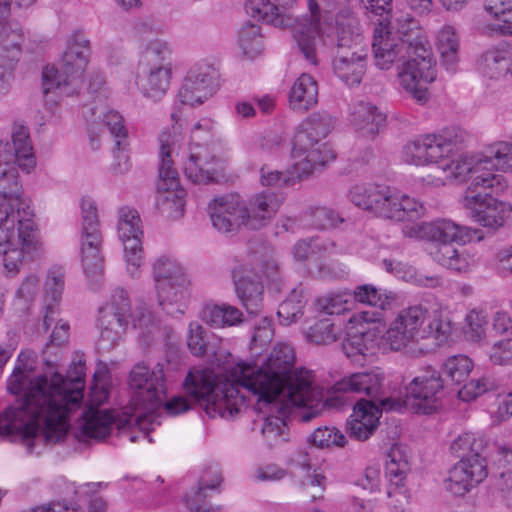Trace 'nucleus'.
I'll return each mask as SVG.
<instances>
[{"mask_svg": "<svg viewBox=\"0 0 512 512\" xmlns=\"http://www.w3.org/2000/svg\"><path fill=\"white\" fill-rule=\"evenodd\" d=\"M294 362L293 348L281 344L261 366L236 363L218 383L211 370L191 371L184 387L210 417L231 419L247 408L248 397L255 396L259 402L275 407L282 416L289 412L290 406L305 407L307 410L301 413L300 419L309 422L320 414L324 405L312 373L304 368L293 369Z\"/></svg>", "mask_w": 512, "mask_h": 512, "instance_id": "obj_1", "label": "nucleus"}, {"mask_svg": "<svg viewBox=\"0 0 512 512\" xmlns=\"http://www.w3.org/2000/svg\"><path fill=\"white\" fill-rule=\"evenodd\" d=\"M20 354L7 388L22 399L0 415V435L19 437L32 449L34 442L56 444L68 433V413L83 399L84 369L82 360L73 361L67 378L34 375L32 364Z\"/></svg>", "mask_w": 512, "mask_h": 512, "instance_id": "obj_2", "label": "nucleus"}, {"mask_svg": "<svg viewBox=\"0 0 512 512\" xmlns=\"http://www.w3.org/2000/svg\"><path fill=\"white\" fill-rule=\"evenodd\" d=\"M374 65L382 71L397 68L399 89L423 105L429 98L428 85L436 79V62L416 20L408 12L395 11L374 29Z\"/></svg>", "mask_w": 512, "mask_h": 512, "instance_id": "obj_3", "label": "nucleus"}, {"mask_svg": "<svg viewBox=\"0 0 512 512\" xmlns=\"http://www.w3.org/2000/svg\"><path fill=\"white\" fill-rule=\"evenodd\" d=\"M41 247L34 213L22 194L10 144L0 142V255L6 272L17 274L25 258Z\"/></svg>", "mask_w": 512, "mask_h": 512, "instance_id": "obj_4", "label": "nucleus"}, {"mask_svg": "<svg viewBox=\"0 0 512 512\" xmlns=\"http://www.w3.org/2000/svg\"><path fill=\"white\" fill-rule=\"evenodd\" d=\"M382 325L366 336H352L346 346L358 352L384 345L398 351L406 348L410 357H421L438 347L456 342L462 336L470 342H479L485 334L482 322H380Z\"/></svg>", "mask_w": 512, "mask_h": 512, "instance_id": "obj_5", "label": "nucleus"}, {"mask_svg": "<svg viewBox=\"0 0 512 512\" xmlns=\"http://www.w3.org/2000/svg\"><path fill=\"white\" fill-rule=\"evenodd\" d=\"M408 238L432 242L429 254L434 261L451 270L466 272L477 263L475 255L467 250L459 251L453 243L465 244L472 240L475 231L449 219H437L408 226L403 230Z\"/></svg>", "mask_w": 512, "mask_h": 512, "instance_id": "obj_6", "label": "nucleus"}, {"mask_svg": "<svg viewBox=\"0 0 512 512\" xmlns=\"http://www.w3.org/2000/svg\"><path fill=\"white\" fill-rule=\"evenodd\" d=\"M347 196L355 206L396 223L416 221L426 211L422 202L389 186L357 183L350 187Z\"/></svg>", "mask_w": 512, "mask_h": 512, "instance_id": "obj_7", "label": "nucleus"}, {"mask_svg": "<svg viewBox=\"0 0 512 512\" xmlns=\"http://www.w3.org/2000/svg\"><path fill=\"white\" fill-rule=\"evenodd\" d=\"M332 127L333 119L320 113L310 115L301 123L294 136L291 166L298 178L310 175L335 159L334 151L321 142Z\"/></svg>", "mask_w": 512, "mask_h": 512, "instance_id": "obj_8", "label": "nucleus"}, {"mask_svg": "<svg viewBox=\"0 0 512 512\" xmlns=\"http://www.w3.org/2000/svg\"><path fill=\"white\" fill-rule=\"evenodd\" d=\"M90 41L81 33L72 35L64 51L61 71L46 66L42 72L44 94L59 91L60 95L78 93L84 85V73L90 58Z\"/></svg>", "mask_w": 512, "mask_h": 512, "instance_id": "obj_9", "label": "nucleus"}, {"mask_svg": "<svg viewBox=\"0 0 512 512\" xmlns=\"http://www.w3.org/2000/svg\"><path fill=\"white\" fill-rule=\"evenodd\" d=\"M292 34L306 60L317 65L318 53L336 40L333 14L321 9L315 0H308V12L295 22Z\"/></svg>", "mask_w": 512, "mask_h": 512, "instance_id": "obj_10", "label": "nucleus"}, {"mask_svg": "<svg viewBox=\"0 0 512 512\" xmlns=\"http://www.w3.org/2000/svg\"><path fill=\"white\" fill-rule=\"evenodd\" d=\"M215 125L211 120L205 119L197 122L191 130L189 151L183 163L186 177L196 184H207L215 179L216 172L221 168L222 161L211 154L208 145H202L198 141L209 140Z\"/></svg>", "mask_w": 512, "mask_h": 512, "instance_id": "obj_11", "label": "nucleus"}, {"mask_svg": "<svg viewBox=\"0 0 512 512\" xmlns=\"http://www.w3.org/2000/svg\"><path fill=\"white\" fill-rule=\"evenodd\" d=\"M463 133L426 134L406 143L401 150V160L408 165L425 167L437 165L458 151L464 141Z\"/></svg>", "mask_w": 512, "mask_h": 512, "instance_id": "obj_12", "label": "nucleus"}, {"mask_svg": "<svg viewBox=\"0 0 512 512\" xmlns=\"http://www.w3.org/2000/svg\"><path fill=\"white\" fill-rule=\"evenodd\" d=\"M368 66V52L359 34L343 30L337 34V52L333 60L335 75L348 86L362 82Z\"/></svg>", "mask_w": 512, "mask_h": 512, "instance_id": "obj_13", "label": "nucleus"}, {"mask_svg": "<svg viewBox=\"0 0 512 512\" xmlns=\"http://www.w3.org/2000/svg\"><path fill=\"white\" fill-rule=\"evenodd\" d=\"M128 385L136 411L154 413L166 394L163 365L158 363L150 369L142 362L135 364L129 373Z\"/></svg>", "mask_w": 512, "mask_h": 512, "instance_id": "obj_14", "label": "nucleus"}, {"mask_svg": "<svg viewBox=\"0 0 512 512\" xmlns=\"http://www.w3.org/2000/svg\"><path fill=\"white\" fill-rule=\"evenodd\" d=\"M309 325L303 329L306 340L314 345H329L342 338L346 331V339L343 342V349L349 358H354L357 355H367L373 353L376 348L383 350H392L390 347L384 345H376L371 349L358 352L356 348L352 351L347 350L346 346L349 343L351 337L356 334L366 336L375 328L382 325L380 322H358L356 325L347 327L344 322H308Z\"/></svg>", "mask_w": 512, "mask_h": 512, "instance_id": "obj_15", "label": "nucleus"}, {"mask_svg": "<svg viewBox=\"0 0 512 512\" xmlns=\"http://www.w3.org/2000/svg\"><path fill=\"white\" fill-rule=\"evenodd\" d=\"M443 390L441 374L432 367H426L407 386V401L402 408L409 405L416 413L431 414L440 407V394Z\"/></svg>", "mask_w": 512, "mask_h": 512, "instance_id": "obj_16", "label": "nucleus"}, {"mask_svg": "<svg viewBox=\"0 0 512 512\" xmlns=\"http://www.w3.org/2000/svg\"><path fill=\"white\" fill-rule=\"evenodd\" d=\"M385 382V374L375 368L368 371L357 372L343 378L334 385L336 392H353L363 394L386 411L402 409V401L393 398H382V390Z\"/></svg>", "mask_w": 512, "mask_h": 512, "instance_id": "obj_17", "label": "nucleus"}, {"mask_svg": "<svg viewBox=\"0 0 512 512\" xmlns=\"http://www.w3.org/2000/svg\"><path fill=\"white\" fill-rule=\"evenodd\" d=\"M142 226L138 212L129 207L119 210L118 236L123 243L128 271L136 275L143 264Z\"/></svg>", "mask_w": 512, "mask_h": 512, "instance_id": "obj_18", "label": "nucleus"}, {"mask_svg": "<svg viewBox=\"0 0 512 512\" xmlns=\"http://www.w3.org/2000/svg\"><path fill=\"white\" fill-rule=\"evenodd\" d=\"M212 225L221 233L239 230L242 226L249 227L248 207L237 194H227L215 198L209 204Z\"/></svg>", "mask_w": 512, "mask_h": 512, "instance_id": "obj_19", "label": "nucleus"}, {"mask_svg": "<svg viewBox=\"0 0 512 512\" xmlns=\"http://www.w3.org/2000/svg\"><path fill=\"white\" fill-rule=\"evenodd\" d=\"M507 187V181L502 175L493 172L486 173L485 176L476 177L474 182L469 183L461 203L475 218L476 214L495 198L494 195L504 193Z\"/></svg>", "mask_w": 512, "mask_h": 512, "instance_id": "obj_20", "label": "nucleus"}, {"mask_svg": "<svg viewBox=\"0 0 512 512\" xmlns=\"http://www.w3.org/2000/svg\"><path fill=\"white\" fill-rule=\"evenodd\" d=\"M455 154L456 152L438 166L449 182L472 183L476 177L492 172L489 169L490 158L484 153L454 157Z\"/></svg>", "mask_w": 512, "mask_h": 512, "instance_id": "obj_21", "label": "nucleus"}, {"mask_svg": "<svg viewBox=\"0 0 512 512\" xmlns=\"http://www.w3.org/2000/svg\"><path fill=\"white\" fill-rule=\"evenodd\" d=\"M186 191L181 186L177 171L159 172L156 207L166 218L177 220L184 215Z\"/></svg>", "mask_w": 512, "mask_h": 512, "instance_id": "obj_22", "label": "nucleus"}, {"mask_svg": "<svg viewBox=\"0 0 512 512\" xmlns=\"http://www.w3.org/2000/svg\"><path fill=\"white\" fill-rule=\"evenodd\" d=\"M462 458L449 471L446 489L457 496H463L487 477V466L481 455Z\"/></svg>", "mask_w": 512, "mask_h": 512, "instance_id": "obj_23", "label": "nucleus"}, {"mask_svg": "<svg viewBox=\"0 0 512 512\" xmlns=\"http://www.w3.org/2000/svg\"><path fill=\"white\" fill-rule=\"evenodd\" d=\"M215 70L208 64H197L187 73L178 98L181 103L195 106L202 104L214 92Z\"/></svg>", "mask_w": 512, "mask_h": 512, "instance_id": "obj_24", "label": "nucleus"}, {"mask_svg": "<svg viewBox=\"0 0 512 512\" xmlns=\"http://www.w3.org/2000/svg\"><path fill=\"white\" fill-rule=\"evenodd\" d=\"M232 277L237 296L250 316H258L262 306L263 285L260 276L250 263H241L233 268Z\"/></svg>", "mask_w": 512, "mask_h": 512, "instance_id": "obj_25", "label": "nucleus"}, {"mask_svg": "<svg viewBox=\"0 0 512 512\" xmlns=\"http://www.w3.org/2000/svg\"><path fill=\"white\" fill-rule=\"evenodd\" d=\"M171 78V65L161 60L154 64H143L137 84L146 98L159 101L167 93Z\"/></svg>", "mask_w": 512, "mask_h": 512, "instance_id": "obj_26", "label": "nucleus"}, {"mask_svg": "<svg viewBox=\"0 0 512 512\" xmlns=\"http://www.w3.org/2000/svg\"><path fill=\"white\" fill-rule=\"evenodd\" d=\"M189 277L155 286L158 305L172 318H179L184 313L185 302L189 298Z\"/></svg>", "mask_w": 512, "mask_h": 512, "instance_id": "obj_27", "label": "nucleus"}, {"mask_svg": "<svg viewBox=\"0 0 512 512\" xmlns=\"http://www.w3.org/2000/svg\"><path fill=\"white\" fill-rule=\"evenodd\" d=\"M382 410L373 401L359 400L351 415L350 436L360 441L368 439L378 426Z\"/></svg>", "mask_w": 512, "mask_h": 512, "instance_id": "obj_28", "label": "nucleus"}, {"mask_svg": "<svg viewBox=\"0 0 512 512\" xmlns=\"http://www.w3.org/2000/svg\"><path fill=\"white\" fill-rule=\"evenodd\" d=\"M482 73L494 80H512V46L499 45L485 52L482 58Z\"/></svg>", "mask_w": 512, "mask_h": 512, "instance_id": "obj_29", "label": "nucleus"}, {"mask_svg": "<svg viewBox=\"0 0 512 512\" xmlns=\"http://www.w3.org/2000/svg\"><path fill=\"white\" fill-rule=\"evenodd\" d=\"M385 115L369 102H359L353 105L350 113V123L364 137H374L385 124Z\"/></svg>", "mask_w": 512, "mask_h": 512, "instance_id": "obj_30", "label": "nucleus"}, {"mask_svg": "<svg viewBox=\"0 0 512 512\" xmlns=\"http://www.w3.org/2000/svg\"><path fill=\"white\" fill-rule=\"evenodd\" d=\"M65 287V272L62 267L51 268L44 282L42 304L43 320H49L58 314Z\"/></svg>", "mask_w": 512, "mask_h": 512, "instance_id": "obj_31", "label": "nucleus"}, {"mask_svg": "<svg viewBox=\"0 0 512 512\" xmlns=\"http://www.w3.org/2000/svg\"><path fill=\"white\" fill-rule=\"evenodd\" d=\"M281 200L273 192L254 195L247 204L249 227L258 229L264 226L277 212Z\"/></svg>", "mask_w": 512, "mask_h": 512, "instance_id": "obj_32", "label": "nucleus"}, {"mask_svg": "<svg viewBox=\"0 0 512 512\" xmlns=\"http://www.w3.org/2000/svg\"><path fill=\"white\" fill-rule=\"evenodd\" d=\"M116 417L109 410L90 406L83 413L82 433L87 438L102 440L111 432Z\"/></svg>", "mask_w": 512, "mask_h": 512, "instance_id": "obj_33", "label": "nucleus"}, {"mask_svg": "<svg viewBox=\"0 0 512 512\" xmlns=\"http://www.w3.org/2000/svg\"><path fill=\"white\" fill-rule=\"evenodd\" d=\"M318 101V85L309 74H301L293 83L289 94V105L296 111H307Z\"/></svg>", "mask_w": 512, "mask_h": 512, "instance_id": "obj_34", "label": "nucleus"}, {"mask_svg": "<svg viewBox=\"0 0 512 512\" xmlns=\"http://www.w3.org/2000/svg\"><path fill=\"white\" fill-rule=\"evenodd\" d=\"M486 12L489 15L485 25L487 32L512 36V0H489Z\"/></svg>", "mask_w": 512, "mask_h": 512, "instance_id": "obj_35", "label": "nucleus"}, {"mask_svg": "<svg viewBox=\"0 0 512 512\" xmlns=\"http://www.w3.org/2000/svg\"><path fill=\"white\" fill-rule=\"evenodd\" d=\"M101 249L102 236L96 234L81 236V261L88 277H97L103 273L104 258Z\"/></svg>", "mask_w": 512, "mask_h": 512, "instance_id": "obj_36", "label": "nucleus"}, {"mask_svg": "<svg viewBox=\"0 0 512 512\" xmlns=\"http://www.w3.org/2000/svg\"><path fill=\"white\" fill-rule=\"evenodd\" d=\"M354 299L381 310H391L399 304V296L388 290H381L372 284L357 286L353 291Z\"/></svg>", "mask_w": 512, "mask_h": 512, "instance_id": "obj_37", "label": "nucleus"}, {"mask_svg": "<svg viewBox=\"0 0 512 512\" xmlns=\"http://www.w3.org/2000/svg\"><path fill=\"white\" fill-rule=\"evenodd\" d=\"M245 9L256 21H262L275 27L289 26L291 18L288 14L279 11L276 4L270 0H249Z\"/></svg>", "mask_w": 512, "mask_h": 512, "instance_id": "obj_38", "label": "nucleus"}, {"mask_svg": "<svg viewBox=\"0 0 512 512\" xmlns=\"http://www.w3.org/2000/svg\"><path fill=\"white\" fill-rule=\"evenodd\" d=\"M182 136L176 124L163 129L158 137V154L160 158L159 172L176 171L174 168L173 155L176 153Z\"/></svg>", "mask_w": 512, "mask_h": 512, "instance_id": "obj_39", "label": "nucleus"}, {"mask_svg": "<svg viewBox=\"0 0 512 512\" xmlns=\"http://www.w3.org/2000/svg\"><path fill=\"white\" fill-rule=\"evenodd\" d=\"M14 147L13 163L17 162L22 171L30 173L36 166V158L32 151L28 129L22 125H15L12 131Z\"/></svg>", "mask_w": 512, "mask_h": 512, "instance_id": "obj_40", "label": "nucleus"}, {"mask_svg": "<svg viewBox=\"0 0 512 512\" xmlns=\"http://www.w3.org/2000/svg\"><path fill=\"white\" fill-rule=\"evenodd\" d=\"M436 48L442 64L448 70H454L458 61L460 39L455 27L444 25L437 33Z\"/></svg>", "mask_w": 512, "mask_h": 512, "instance_id": "obj_41", "label": "nucleus"}, {"mask_svg": "<svg viewBox=\"0 0 512 512\" xmlns=\"http://www.w3.org/2000/svg\"><path fill=\"white\" fill-rule=\"evenodd\" d=\"M409 470L407 451L399 445L392 446L386 455L385 467V475L390 484L395 486V489L402 487Z\"/></svg>", "mask_w": 512, "mask_h": 512, "instance_id": "obj_42", "label": "nucleus"}, {"mask_svg": "<svg viewBox=\"0 0 512 512\" xmlns=\"http://www.w3.org/2000/svg\"><path fill=\"white\" fill-rule=\"evenodd\" d=\"M159 425L154 418L153 412H139L135 415L119 418L118 426L122 430L123 436H128L130 442H135L142 435L144 438L148 437L149 433L154 430L155 425Z\"/></svg>", "mask_w": 512, "mask_h": 512, "instance_id": "obj_43", "label": "nucleus"}, {"mask_svg": "<svg viewBox=\"0 0 512 512\" xmlns=\"http://www.w3.org/2000/svg\"><path fill=\"white\" fill-rule=\"evenodd\" d=\"M22 40V30L18 23L0 22V61H13L20 52Z\"/></svg>", "mask_w": 512, "mask_h": 512, "instance_id": "obj_44", "label": "nucleus"}, {"mask_svg": "<svg viewBox=\"0 0 512 512\" xmlns=\"http://www.w3.org/2000/svg\"><path fill=\"white\" fill-rule=\"evenodd\" d=\"M154 286L188 277L183 266L172 256L161 255L152 263Z\"/></svg>", "mask_w": 512, "mask_h": 512, "instance_id": "obj_45", "label": "nucleus"}, {"mask_svg": "<svg viewBox=\"0 0 512 512\" xmlns=\"http://www.w3.org/2000/svg\"><path fill=\"white\" fill-rule=\"evenodd\" d=\"M383 265L388 272L393 273L396 277L406 282L427 287L441 285L439 277L420 274L413 266L407 263L384 259Z\"/></svg>", "mask_w": 512, "mask_h": 512, "instance_id": "obj_46", "label": "nucleus"}, {"mask_svg": "<svg viewBox=\"0 0 512 512\" xmlns=\"http://www.w3.org/2000/svg\"><path fill=\"white\" fill-rule=\"evenodd\" d=\"M210 473L204 474L198 484V488L186 496V505L191 512H202L210 509L206 502L208 491L215 490L222 481L221 476L214 472L210 479Z\"/></svg>", "mask_w": 512, "mask_h": 512, "instance_id": "obj_47", "label": "nucleus"}, {"mask_svg": "<svg viewBox=\"0 0 512 512\" xmlns=\"http://www.w3.org/2000/svg\"><path fill=\"white\" fill-rule=\"evenodd\" d=\"M512 214V205L493 198V200L475 216V221L484 227L498 229L506 223Z\"/></svg>", "mask_w": 512, "mask_h": 512, "instance_id": "obj_48", "label": "nucleus"}, {"mask_svg": "<svg viewBox=\"0 0 512 512\" xmlns=\"http://www.w3.org/2000/svg\"><path fill=\"white\" fill-rule=\"evenodd\" d=\"M99 315L103 319L126 320L130 316L127 292L121 288L115 289L109 299L99 308Z\"/></svg>", "mask_w": 512, "mask_h": 512, "instance_id": "obj_49", "label": "nucleus"}, {"mask_svg": "<svg viewBox=\"0 0 512 512\" xmlns=\"http://www.w3.org/2000/svg\"><path fill=\"white\" fill-rule=\"evenodd\" d=\"M346 292H329L318 297L314 302L315 310L328 316L345 315L351 310L352 303Z\"/></svg>", "mask_w": 512, "mask_h": 512, "instance_id": "obj_50", "label": "nucleus"}, {"mask_svg": "<svg viewBox=\"0 0 512 512\" xmlns=\"http://www.w3.org/2000/svg\"><path fill=\"white\" fill-rule=\"evenodd\" d=\"M441 317L440 304L433 299H425L403 309L396 320H421L426 318L438 320Z\"/></svg>", "mask_w": 512, "mask_h": 512, "instance_id": "obj_51", "label": "nucleus"}, {"mask_svg": "<svg viewBox=\"0 0 512 512\" xmlns=\"http://www.w3.org/2000/svg\"><path fill=\"white\" fill-rule=\"evenodd\" d=\"M473 363L466 355H454L448 357L442 365V373L452 382L460 384L464 382L472 371Z\"/></svg>", "mask_w": 512, "mask_h": 512, "instance_id": "obj_52", "label": "nucleus"}, {"mask_svg": "<svg viewBox=\"0 0 512 512\" xmlns=\"http://www.w3.org/2000/svg\"><path fill=\"white\" fill-rule=\"evenodd\" d=\"M102 123L108 129L119 149L129 147L128 130L125 126V120L119 112L108 110L102 116Z\"/></svg>", "mask_w": 512, "mask_h": 512, "instance_id": "obj_53", "label": "nucleus"}, {"mask_svg": "<svg viewBox=\"0 0 512 512\" xmlns=\"http://www.w3.org/2000/svg\"><path fill=\"white\" fill-rule=\"evenodd\" d=\"M486 156L490 158L489 168L492 161L504 172H512V141H496L486 147Z\"/></svg>", "mask_w": 512, "mask_h": 512, "instance_id": "obj_54", "label": "nucleus"}, {"mask_svg": "<svg viewBox=\"0 0 512 512\" xmlns=\"http://www.w3.org/2000/svg\"><path fill=\"white\" fill-rule=\"evenodd\" d=\"M241 311L227 303H206L201 311L202 320H242Z\"/></svg>", "mask_w": 512, "mask_h": 512, "instance_id": "obj_55", "label": "nucleus"}, {"mask_svg": "<svg viewBox=\"0 0 512 512\" xmlns=\"http://www.w3.org/2000/svg\"><path fill=\"white\" fill-rule=\"evenodd\" d=\"M450 449L454 455L461 459L466 457L474 458L476 457L475 455H480L483 444L473 434L464 433L452 442Z\"/></svg>", "mask_w": 512, "mask_h": 512, "instance_id": "obj_56", "label": "nucleus"}, {"mask_svg": "<svg viewBox=\"0 0 512 512\" xmlns=\"http://www.w3.org/2000/svg\"><path fill=\"white\" fill-rule=\"evenodd\" d=\"M239 45L243 53L249 57L259 54L262 49L260 28L252 24L244 26L239 32Z\"/></svg>", "mask_w": 512, "mask_h": 512, "instance_id": "obj_57", "label": "nucleus"}, {"mask_svg": "<svg viewBox=\"0 0 512 512\" xmlns=\"http://www.w3.org/2000/svg\"><path fill=\"white\" fill-rule=\"evenodd\" d=\"M311 442L318 448L344 447L346 437L335 427L317 428L311 435Z\"/></svg>", "mask_w": 512, "mask_h": 512, "instance_id": "obj_58", "label": "nucleus"}, {"mask_svg": "<svg viewBox=\"0 0 512 512\" xmlns=\"http://www.w3.org/2000/svg\"><path fill=\"white\" fill-rule=\"evenodd\" d=\"M81 215H82V233L81 236L86 234H96L101 236L99 230V219L96 203L89 197H84L81 200Z\"/></svg>", "mask_w": 512, "mask_h": 512, "instance_id": "obj_59", "label": "nucleus"}, {"mask_svg": "<svg viewBox=\"0 0 512 512\" xmlns=\"http://www.w3.org/2000/svg\"><path fill=\"white\" fill-rule=\"evenodd\" d=\"M286 430L287 426L283 417L268 416L263 419L261 433L270 445L286 441Z\"/></svg>", "mask_w": 512, "mask_h": 512, "instance_id": "obj_60", "label": "nucleus"}, {"mask_svg": "<svg viewBox=\"0 0 512 512\" xmlns=\"http://www.w3.org/2000/svg\"><path fill=\"white\" fill-rule=\"evenodd\" d=\"M493 329L496 333L506 336L505 339L496 342L490 351V360L497 365H512V334L509 332L501 333Z\"/></svg>", "mask_w": 512, "mask_h": 512, "instance_id": "obj_61", "label": "nucleus"}, {"mask_svg": "<svg viewBox=\"0 0 512 512\" xmlns=\"http://www.w3.org/2000/svg\"><path fill=\"white\" fill-rule=\"evenodd\" d=\"M301 487L312 502L323 499L326 490V476L314 470L312 474H307L302 480Z\"/></svg>", "mask_w": 512, "mask_h": 512, "instance_id": "obj_62", "label": "nucleus"}, {"mask_svg": "<svg viewBox=\"0 0 512 512\" xmlns=\"http://www.w3.org/2000/svg\"><path fill=\"white\" fill-rule=\"evenodd\" d=\"M311 224L318 229H328L334 227L339 218L338 215L325 207H317L310 210Z\"/></svg>", "mask_w": 512, "mask_h": 512, "instance_id": "obj_63", "label": "nucleus"}, {"mask_svg": "<svg viewBox=\"0 0 512 512\" xmlns=\"http://www.w3.org/2000/svg\"><path fill=\"white\" fill-rule=\"evenodd\" d=\"M492 265L499 275H512V245L499 248L494 254Z\"/></svg>", "mask_w": 512, "mask_h": 512, "instance_id": "obj_64", "label": "nucleus"}]
</instances>
